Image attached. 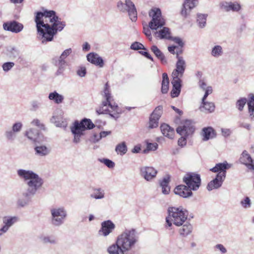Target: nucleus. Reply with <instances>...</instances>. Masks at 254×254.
I'll return each instance as SVG.
<instances>
[{
  "label": "nucleus",
  "instance_id": "nucleus-51",
  "mask_svg": "<svg viewBox=\"0 0 254 254\" xmlns=\"http://www.w3.org/2000/svg\"><path fill=\"white\" fill-rule=\"evenodd\" d=\"M33 126H37L41 129H44L45 126L42 124L40 121L37 119H34L31 123Z\"/></svg>",
  "mask_w": 254,
  "mask_h": 254
},
{
  "label": "nucleus",
  "instance_id": "nucleus-2",
  "mask_svg": "<svg viewBox=\"0 0 254 254\" xmlns=\"http://www.w3.org/2000/svg\"><path fill=\"white\" fill-rule=\"evenodd\" d=\"M18 176L23 179L27 186L22 193V197L18 199L17 205L20 207H24L30 203L32 197L39 189L43 182L42 179L31 170L19 169L17 171Z\"/></svg>",
  "mask_w": 254,
  "mask_h": 254
},
{
  "label": "nucleus",
  "instance_id": "nucleus-24",
  "mask_svg": "<svg viewBox=\"0 0 254 254\" xmlns=\"http://www.w3.org/2000/svg\"><path fill=\"white\" fill-rule=\"evenodd\" d=\"M87 60L91 63L102 67L104 66L103 60L99 56L93 53L87 55Z\"/></svg>",
  "mask_w": 254,
  "mask_h": 254
},
{
  "label": "nucleus",
  "instance_id": "nucleus-21",
  "mask_svg": "<svg viewBox=\"0 0 254 254\" xmlns=\"http://www.w3.org/2000/svg\"><path fill=\"white\" fill-rule=\"evenodd\" d=\"M24 135L27 137V138L33 142L39 143L43 139L41 138H43V136H41L38 131L35 128H30L27 129L24 133Z\"/></svg>",
  "mask_w": 254,
  "mask_h": 254
},
{
  "label": "nucleus",
  "instance_id": "nucleus-11",
  "mask_svg": "<svg viewBox=\"0 0 254 254\" xmlns=\"http://www.w3.org/2000/svg\"><path fill=\"white\" fill-rule=\"evenodd\" d=\"M183 181L191 190H198L201 184L200 176L193 173L187 174L184 177Z\"/></svg>",
  "mask_w": 254,
  "mask_h": 254
},
{
  "label": "nucleus",
  "instance_id": "nucleus-16",
  "mask_svg": "<svg viewBox=\"0 0 254 254\" xmlns=\"http://www.w3.org/2000/svg\"><path fill=\"white\" fill-rule=\"evenodd\" d=\"M115 228V224L111 220L103 221L101 223V228L99 230V234L106 237L112 233Z\"/></svg>",
  "mask_w": 254,
  "mask_h": 254
},
{
  "label": "nucleus",
  "instance_id": "nucleus-22",
  "mask_svg": "<svg viewBox=\"0 0 254 254\" xmlns=\"http://www.w3.org/2000/svg\"><path fill=\"white\" fill-rule=\"evenodd\" d=\"M181 78L173 77L172 81L173 89L171 92L173 98L177 97L179 95L181 89Z\"/></svg>",
  "mask_w": 254,
  "mask_h": 254
},
{
  "label": "nucleus",
  "instance_id": "nucleus-45",
  "mask_svg": "<svg viewBox=\"0 0 254 254\" xmlns=\"http://www.w3.org/2000/svg\"><path fill=\"white\" fill-rule=\"evenodd\" d=\"M5 136L7 139L13 140L16 137V133L12 129L8 130L5 131Z\"/></svg>",
  "mask_w": 254,
  "mask_h": 254
},
{
  "label": "nucleus",
  "instance_id": "nucleus-46",
  "mask_svg": "<svg viewBox=\"0 0 254 254\" xmlns=\"http://www.w3.org/2000/svg\"><path fill=\"white\" fill-rule=\"evenodd\" d=\"M241 204L245 208H249L251 206V202L249 197H246L244 200L241 201Z\"/></svg>",
  "mask_w": 254,
  "mask_h": 254
},
{
  "label": "nucleus",
  "instance_id": "nucleus-63",
  "mask_svg": "<svg viewBox=\"0 0 254 254\" xmlns=\"http://www.w3.org/2000/svg\"><path fill=\"white\" fill-rule=\"evenodd\" d=\"M173 41L177 44H178L179 46L182 47L184 45V43L182 42V40L179 37H175L173 39Z\"/></svg>",
  "mask_w": 254,
  "mask_h": 254
},
{
  "label": "nucleus",
  "instance_id": "nucleus-54",
  "mask_svg": "<svg viewBox=\"0 0 254 254\" xmlns=\"http://www.w3.org/2000/svg\"><path fill=\"white\" fill-rule=\"evenodd\" d=\"M205 94L202 99V101L204 102L205 100L208 95L211 94L212 93V88L211 86H208L206 87V89L204 90Z\"/></svg>",
  "mask_w": 254,
  "mask_h": 254
},
{
  "label": "nucleus",
  "instance_id": "nucleus-13",
  "mask_svg": "<svg viewBox=\"0 0 254 254\" xmlns=\"http://www.w3.org/2000/svg\"><path fill=\"white\" fill-rule=\"evenodd\" d=\"M186 68V63L183 57H178L176 68L172 72V77H182Z\"/></svg>",
  "mask_w": 254,
  "mask_h": 254
},
{
  "label": "nucleus",
  "instance_id": "nucleus-12",
  "mask_svg": "<svg viewBox=\"0 0 254 254\" xmlns=\"http://www.w3.org/2000/svg\"><path fill=\"white\" fill-rule=\"evenodd\" d=\"M176 130L177 133L181 135L187 136L193 133L194 128L190 120H186L181 124Z\"/></svg>",
  "mask_w": 254,
  "mask_h": 254
},
{
  "label": "nucleus",
  "instance_id": "nucleus-30",
  "mask_svg": "<svg viewBox=\"0 0 254 254\" xmlns=\"http://www.w3.org/2000/svg\"><path fill=\"white\" fill-rule=\"evenodd\" d=\"M170 177L166 176L160 183V186L162 188V192L164 194H168L170 191V187L169 186Z\"/></svg>",
  "mask_w": 254,
  "mask_h": 254
},
{
  "label": "nucleus",
  "instance_id": "nucleus-32",
  "mask_svg": "<svg viewBox=\"0 0 254 254\" xmlns=\"http://www.w3.org/2000/svg\"><path fill=\"white\" fill-rule=\"evenodd\" d=\"M49 99L53 101L57 104H61L63 102L64 97L62 95L59 94L56 91L51 92L49 94Z\"/></svg>",
  "mask_w": 254,
  "mask_h": 254
},
{
  "label": "nucleus",
  "instance_id": "nucleus-40",
  "mask_svg": "<svg viewBox=\"0 0 254 254\" xmlns=\"http://www.w3.org/2000/svg\"><path fill=\"white\" fill-rule=\"evenodd\" d=\"M250 117L254 119V95H251L249 102L248 103Z\"/></svg>",
  "mask_w": 254,
  "mask_h": 254
},
{
  "label": "nucleus",
  "instance_id": "nucleus-17",
  "mask_svg": "<svg viewBox=\"0 0 254 254\" xmlns=\"http://www.w3.org/2000/svg\"><path fill=\"white\" fill-rule=\"evenodd\" d=\"M197 4V0H185L181 10L182 15L187 17L190 14L191 9L194 8Z\"/></svg>",
  "mask_w": 254,
  "mask_h": 254
},
{
  "label": "nucleus",
  "instance_id": "nucleus-53",
  "mask_svg": "<svg viewBox=\"0 0 254 254\" xmlns=\"http://www.w3.org/2000/svg\"><path fill=\"white\" fill-rule=\"evenodd\" d=\"M31 110L36 111L37 110H38L39 108V107L40 106V103L39 101H36V100L32 101L31 102Z\"/></svg>",
  "mask_w": 254,
  "mask_h": 254
},
{
  "label": "nucleus",
  "instance_id": "nucleus-61",
  "mask_svg": "<svg viewBox=\"0 0 254 254\" xmlns=\"http://www.w3.org/2000/svg\"><path fill=\"white\" fill-rule=\"evenodd\" d=\"M199 86L203 90H205L206 87H208L206 82L203 80H199Z\"/></svg>",
  "mask_w": 254,
  "mask_h": 254
},
{
  "label": "nucleus",
  "instance_id": "nucleus-31",
  "mask_svg": "<svg viewBox=\"0 0 254 254\" xmlns=\"http://www.w3.org/2000/svg\"><path fill=\"white\" fill-rule=\"evenodd\" d=\"M155 36L160 39H170L171 37L170 36V29L167 27H163L162 29L158 32H155Z\"/></svg>",
  "mask_w": 254,
  "mask_h": 254
},
{
  "label": "nucleus",
  "instance_id": "nucleus-33",
  "mask_svg": "<svg viewBox=\"0 0 254 254\" xmlns=\"http://www.w3.org/2000/svg\"><path fill=\"white\" fill-rule=\"evenodd\" d=\"M215 108L214 104L213 102H206L205 100L204 102L202 101V105L200 109L201 111H206L209 113H212L214 111Z\"/></svg>",
  "mask_w": 254,
  "mask_h": 254
},
{
  "label": "nucleus",
  "instance_id": "nucleus-34",
  "mask_svg": "<svg viewBox=\"0 0 254 254\" xmlns=\"http://www.w3.org/2000/svg\"><path fill=\"white\" fill-rule=\"evenodd\" d=\"M151 50L152 52L155 54V55L161 60L163 64H167V61L165 57L156 46H152L151 48Z\"/></svg>",
  "mask_w": 254,
  "mask_h": 254
},
{
  "label": "nucleus",
  "instance_id": "nucleus-47",
  "mask_svg": "<svg viewBox=\"0 0 254 254\" xmlns=\"http://www.w3.org/2000/svg\"><path fill=\"white\" fill-rule=\"evenodd\" d=\"M130 48L132 50H137L140 49L146 50L144 46L137 42H135L131 45Z\"/></svg>",
  "mask_w": 254,
  "mask_h": 254
},
{
  "label": "nucleus",
  "instance_id": "nucleus-9",
  "mask_svg": "<svg viewBox=\"0 0 254 254\" xmlns=\"http://www.w3.org/2000/svg\"><path fill=\"white\" fill-rule=\"evenodd\" d=\"M149 16L151 17V20L148 24V26L152 30H157L165 24V21L161 15L160 9L154 8L149 12Z\"/></svg>",
  "mask_w": 254,
  "mask_h": 254
},
{
  "label": "nucleus",
  "instance_id": "nucleus-57",
  "mask_svg": "<svg viewBox=\"0 0 254 254\" xmlns=\"http://www.w3.org/2000/svg\"><path fill=\"white\" fill-rule=\"evenodd\" d=\"M158 144L156 143H148L147 145V149L154 151L156 150Z\"/></svg>",
  "mask_w": 254,
  "mask_h": 254
},
{
  "label": "nucleus",
  "instance_id": "nucleus-6",
  "mask_svg": "<svg viewBox=\"0 0 254 254\" xmlns=\"http://www.w3.org/2000/svg\"><path fill=\"white\" fill-rule=\"evenodd\" d=\"M227 163H218L211 169L210 171L213 172H218L215 178L210 181L207 185V189L208 190L217 189L220 188L226 177V170L228 169Z\"/></svg>",
  "mask_w": 254,
  "mask_h": 254
},
{
  "label": "nucleus",
  "instance_id": "nucleus-4",
  "mask_svg": "<svg viewBox=\"0 0 254 254\" xmlns=\"http://www.w3.org/2000/svg\"><path fill=\"white\" fill-rule=\"evenodd\" d=\"M116 241L126 252L134 249L139 241V235L133 228L126 229L118 236Z\"/></svg>",
  "mask_w": 254,
  "mask_h": 254
},
{
  "label": "nucleus",
  "instance_id": "nucleus-48",
  "mask_svg": "<svg viewBox=\"0 0 254 254\" xmlns=\"http://www.w3.org/2000/svg\"><path fill=\"white\" fill-rule=\"evenodd\" d=\"M22 127V124L21 122H16L14 124L12 129L16 133L20 132Z\"/></svg>",
  "mask_w": 254,
  "mask_h": 254
},
{
  "label": "nucleus",
  "instance_id": "nucleus-25",
  "mask_svg": "<svg viewBox=\"0 0 254 254\" xmlns=\"http://www.w3.org/2000/svg\"><path fill=\"white\" fill-rule=\"evenodd\" d=\"M160 129L164 136L170 139H173L175 135V131L173 128L166 124H162L160 127Z\"/></svg>",
  "mask_w": 254,
  "mask_h": 254
},
{
  "label": "nucleus",
  "instance_id": "nucleus-29",
  "mask_svg": "<svg viewBox=\"0 0 254 254\" xmlns=\"http://www.w3.org/2000/svg\"><path fill=\"white\" fill-rule=\"evenodd\" d=\"M202 135L203 137V140L206 141L209 139L214 137L216 134L212 127H207L203 128Z\"/></svg>",
  "mask_w": 254,
  "mask_h": 254
},
{
  "label": "nucleus",
  "instance_id": "nucleus-35",
  "mask_svg": "<svg viewBox=\"0 0 254 254\" xmlns=\"http://www.w3.org/2000/svg\"><path fill=\"white\" fill-rule=\"evenodd\" d=\"M169 78L168 75L166 73H163L162 74V88L161 92L163 94H165L168 92L169 89Z\"/></svg>",
  "mask_w": 254,
  "mask_h": 254
},
{
  "label": "nucleus",
  "instance_id": "nucleus-59",
  "mask_svg": "<svg viewBox=\"0 0 254 254\" xmlns=\"http://www.w3.org/2000/svg\"><path fill=\"white\" fill-rule=\"evenodd\" d=\"M215 248L218 249L222 254H225L227 252L226 249L222 244H217Z\"/></svg>",
  "mask_w": 254,
  "mask_h": 254
},
{
  "label": "nucleus",
  "instance_id": "nucleus-27",
  "mask_svg": "<svg viewBox=\"0 0 254 254\" xmlns=\"http://www.w3.org/2000/svg\"><path fill=\"white\" fill-rule=\"evenodd\" d=\"M107 251L109 254H124L126 252L116 241L115 243L108 247Z\"/></svg>",
  "mask_w": 254,
  "mask_h": 254
},
{
  "label": "nucleus",
  "instance_id": "nucleus-58",
  "mask_svg": "<svg viewBox=\"0 0 254 254\" xmlns=\"http://www.w3.org/2000/svg\"><path fill=\"white\" fill-rule=\"evenodd\" d=\"M186 137V136H182V137L179 139L178 143L179 146L183 147L186 145L187 140Z\"/></svg>",
  "mask_w": 254,
  "mask_h": 254
},
{
  "label": "nucleus",
  "instance_id": "nucleus-23",
  "mask_svg": "<svg viewBox=\"0 0 254 254\" xmlns=\"http://www.w3.org/2000/svg\"><path fill=\"white\" fill-rule=\"evenodd\" d=\"M174 192L176 194L185 198L192 195L191 190L187 186L183 185H179L175 188Z\"/></svg>",
  "mask_w": 254,
  "mask_h": 254
},
{
  "label": "nucleus",
  "instance_id": "nucleus-49",
  "mask_svg": "<svg viewBox=\"0 0 254 254\" xmlns=\"http://www.w3.org/2000/svg\"><path fill=\"white\" fill-rule=\"evenodd\" d=\"M246 98H242L237 102V107L240 111H242L247 102Z\"/></svg>",
  "mask_w": 254,
  "mask_h": 254
},
{
  "label": "nucleus",
  "instance_id": "nucleus-5",
  "mask_svg": "<svg viewBox=\"0 0 254 254\" xmlns=\"http://www.w3.org/2000/svg\"><path fill=\"white\" fill-rule=\"evenodd\" d=\"M94 127V124L91 120L88 119L84 118L80 122L77 121H75L70 127L71 131L74 136L73 142L76 144L80 142V138L84 135L85 130L91 129Z\"/></svg>",
  "mask_w": 254,
  "mask_h": 254
},
{
  "label": "nucleus",
  "instance_id": "nucleus-38",
  "mask_svg": "<svg viewBox=\"0 0 254 254\" xmlns=\"http://www.w3.org/2000/svg\"><path fill=\"white\" fill-rule=\"evenodd\" d=\"M207 15L204 14H198L197 15V23L199 28H204L206 23Z\"/></svg>",
  "mask_w": 254,
  "mask_h": 254
},
{
  "label": "nucleus",
  "instance_id": "nucleus-20",
  "mask_svg": "<svg viewBox=\"0 0 254 254\" xmlns=\"http://www.w3.org/2000/svg\"><path fill=\"white\" fill-rule=\"evenodd\" d=\"M240 161L242 164H244L249 170L254 172V161L247 151L245 150L243 152L240 158Z\"/></svg>",
  "mask_w": 254,
  "mask_h": 254
},
{
  "label": "nucleus",
  "instance_id": "nucleus-56",
  "mask_svg": "<svg viewBox=\"0 0 254 254\" xmlns=\"http://www.w3.org/2000/svg\"><path fill=\"white\" fill-rule=\"evenodd\" d=\"M72 52V50L71 48H69L65 50L61 54L60 57L62 59H65L67 56H68Z\"/></svg>",
  "mask_w": 254,
  "mask_h": 254
},
{
  "label": "nucleus",
  "instance_id": "nucleus-18",
  "mask_svg": "<svg viewBox=\"0 0 254 254\" xmlns=\"http://www.w3.org/2000/svg\"><path fill=\"white\" fill-rule=\"evenodd\" d=\"M161 114V108L160 107L156 108L150 116L148 126L149 128H155L158 126V121Z\"/></svg>",
  "mask_w": 254,
  "mask_h": 254
},
{
  "label": "nucleus",
  "instance_id": "nucleus-10",
  "mask_svg": "<svg viewBox=\"0 0 254 254\" xmlns=\"http://www.w3.org/2000/svg\"><path fill=\"white\" fill-rule=\"evenodd\" d=\"M118 8L122 12L127 11L130 20L135 22L137 19V11L131 0H126L125 3L119 1L117 4Z\"/></svg>",
  "mask_w": 254,
  "mask_h": 254
},
{
  "label": "nucleus",
  "instance_id": "nucleus-14",
  "mask_svg": "<svg viewBox=\"0 0 254 254\" xmlns=\"http://www.w3.org/2000/svg\"><path fill=\"white\" fill-rule=\"evenodd\" d=\"M3 27L5 30L10 31L14 33L20 32L24 28L23 25L22 23L15 20L4 23L3 24Z\"/></svg>",
  "mask_w": 254,
  "mask_h": 254
},
{
  "label": "nucleus",
  "instance_id": "nucleus-1",
  "mask_svg": "<svg viewBox=\"0 0 254 254\" xmlns=\"http://www.w3.org/2000/svg\"><path fill=\"white\" fill-rule=\"evenodd\" d=\"M35 21L42 43L52 41L57 32L61 31L65 26V22L61 21L54 10L37 12Z\"/></svg>",
  "mask_w": 254,
  "mask_h": 254
},
{
  "label": "nucleus",
  "instance_id": "nucleus-50",
  "mask_svg": "<svg viewBox=\"0 0 254 254\" xmlns=\"http://www.w3.org/2000/svg\"><path fill=\"white\" fill-rule=\"evenodd\" d=\"M77 74L81 77H84L86 74V68L85 66H80L76 71Z\"/></svg>",
  "mask_w": 254,
  "mask_h": 254
},
{
  "label": "nucleus",
  "instance_id": "nucleus-64",
  "mask_svg": "<svg viewBox=\"0 0 254 254\" xmlns=\"http://www.w3.org/2000/svg\"><path fill=\"white\" fill-rule=\"evenodd\" d=\"M221 132L224 136H228L231 133V131L228 128H222Z\"/></svg>",
  "mask_w": 254,
  "mask_h": 254
},
{
  "label": "nucleus",
  "instance_id": "nucleus-39",
  "mask_svg": "<svg viewBox=\"0 0 254 254\" xmlns=\"http://www.w3.org/2000/svg\"><path fill=\"white\" fill-rule=\"evenodd\" d=\"M223 51L222 47L220 45H215L211 50V55L215 58H218L222 56Z\"/></svg>",
  "mask_w": 254,
  "mask_h": 254
},
{
  "label": "nucleus",
  "instance_id": "nucleus-37",
  "mask_svg": "<svg viewBox=\"0 0 254 254\" xmlns=\"http://www.w3.org/2000/svg\"><path fill=\"white\" fill-rule=\"evenodd\" d=\"M115 151L118 154L121 156L125 155L127 151V148L126 142H122L121 143L118 144L116 147Z\"/></svg>",
  "mask_w": 254,
  "mask_h": 254
},
{
  "label": "nucleus",
  "instance_id": "nucleus-55",
  "mask_svg": "<svg viewBox=\"0 0 254 254\" xmlns=\"http://www.w3.org/2000/svg\"><path fill=\"white\" fill-rule=\"evenodd\" d=\"M65 63L66 62L65 59H62L61 58L59 57L58 61L57 62V65L59 66L60 70L63 69L64 67Z\"/></svg>",
  "mask_w": 254,
  "mask_h": 254
},
{
  "label": "nucleus",
  "instance_id": "nucleus-19",
  "mask_svg": "<svg viewBox=\"0 0 254 254\" xmlns=\"http://www.w3.org/2000/svg\"><path fill=\"white\" fill-rule=\"evenodd\" d=\"M219 5L221 9L226 12L230 11L238 12L241 8V5L237 2L223 1L220 3Z\"/></svg>",
  "mask_w": 254,
  "mask_h": 254
},
{
  "label": "nucleus",
  "instance_id": "nucleus-8",
  "mask_svg": "<svg viewBox=\"0 0 254 254\" xmlns=\"http://www.w3.org/2000/svg\"><path fill=\"white\" fill-rule=\"evenodd\" d=\"M51 224L59 227L64 224L67 217V211L64 207H55L50 209Z\"/></svg>",
  "mask_w": 254,
  "mask_h": 254
},
{
  "label": "nucleus",
  "instance_id": "nucleus-44",
  "mask_svg": "<svg viewBox=\"0 0 254 254\" xmlns=\"http://www.w3.org/2000/svg\"><path fill=\"white\" fill-rule=\"evenodd\" d=\"M15 64L13 62H6L2 65V68L4 71L7 72L12 68Z\"/></svg>",
  "mask_w": 254,
  "mask_h": 254
},
{
  "label": "nucleus",
  "instance_id": "nucleus-52",
  "mask_svg": "<svg viewBox=\"0 0 254 254\" xmlns=\"http://www.w3.org/2000/svg\"><path fill=\"white\" fill-rule=\"evenodd\" d=\"M100 161L110 168H113L115 166V163L108 159H100Z\"/></svg>",
  "mask_w": 254,
  "mask_h": 254
},
{
  "label": "nucleus",
  "instance_id": "nucleus-7",
  "mask_svg": "<svg viewBox=\"0 0 254 254\" xmlns=\"http://www.w3.org/2000/svg\"><path fill=\"white\" fill-rule=\"evenodd\" d=\"M168 213V216L166 218V222L168 227H171L172 223L177 226H182L188 217L187 214L182 208H169Z\"/></svg>",
  "mask_w": 254,
  "mask_h": 254
},
{
  "label": "nucleus",
  "instance_id": "nucleus-28",
  "mask_svg": "<svg viewBox=\"0 0 254 254\" xmlns=\"http://www.w3.org/2000/svg\"><path fill=\"white\" fill-rule=\"evenodd\" d=\"M18 220V218L16 216H5L2 219L3 223L4 224L2 227L8 231L9 228Z\"/></svg>",
  "mask_w": 254,
  "mask_h": 254
},
{
  "label": "nucleus",
  "instance_id": "nucleus-26",
  "mask_svg": "<svg viewBox=\"0 0 254 254\" xmlns=\"http://www.w3.org/2000/svg\"><path fill=\"white\" fill-rule=\"evenodd\" d=\"M34 150L36 155L40 157L46 156L51 152L50 147L44 145H37L35 147Z\"/></svg>",
  "mask_w": 254,
  "mask_h": 254
},
{
  "label": "nucleus",
  "instance_id": "nucleus-41",
  "mask_svg": "<svg viewBox=\"0 0 254 254\" xmlns=\"http://www.w3.org/2000/svg\"><path fill=\"white\" fill-rule=\"evenodd\" d=\"M104 191L101 189H96L90 194V197L96 199H100L104 197Z\"/></svg>",
  "mask_w": 254,
  "mask_h": 254
},
{
  "label": "nucleus",
  "instance_id": "nucleus-3",
  "mask_svg": "<svg viewBox=\"0 0 254 254\" xmlns=\"http://www.w3.org/2000/svg\"><path fill=\"white\" fill-rule=\"evenodd\" d=\"M104 97L106 101H103L101 106L96 110V112L98 114H108L111 118L117 120L122 112L115 103L112 102V97L108 83L105 85Z\"/></svg>",
  "mask_w": 254,
  "mask_h": 254
},
{
  "label": "nucleus",
  "instance_id": "nucleus-15",
  "mask_svg": "<svg viewBox=\"0 0 254 254\" xmlns=\"http://www.w3.org/2000/svg\"><path fill=\"white\" fill-rule=\"evenodd\" d=\"M157 174V171L152 167H143L140 168V174L147 181L154 179Z\"/></svg>",
  "mask_w": 254,
  "mask_h": 254
},
{
  "label": "nucleus",
  "instance_id": "nucleus-43",
  "mask_svg": "<svg viewBox=\"0 0 254 254\" xmlns=\"http://www.w3.org/2000/svg\"><path fill=\"white\" fill-rule=\"evenodd\" d=\"M111 132L110 131H101L99 134V135L95 134L94 139L95 141L97 142L99 141L102 138L105 137L107 135L110 134Z\"/></svg>",
  "mask_w": 254,
  "mask_h": 254
},
{
  "label": "nucleus",
  "instance_id": "nucleus-42",
  "mask_svg": "<svg viewBox=\"0 0 254 254\" xmlns=\"http://www.w3.org/2000/svg\"><path fill=\"white\" fill-rule=\"evenodd\" d=\"M41 242L45 244H55L57 243V239L54 236H45L41 238Z\"/></svg>",
  "mask_w": 254,
  "mask_h": 254
},
{
  "label": "nucleus",
  "instance_id": "nucleus-36",
  "mask_svg": "<svg viewBox=\"0 0 254 254\" xmlns=\"http://www.w3.org/2000/svg\"><path fill=\"white\" fill-rule=\"evenodd\" d=\"M191 225L189 223H186L180 229L179 233L181 236L186 237L191 233Z\"/></svg>",
  "mask_w": 254,
  "mask_h": 254
},
{
  "label": "nucleus",
  "instance_id": "nucleus-62",
  "mask_svg": "<svg viewBox=\"0 0 254 254\" xmlns=\"http://www.w3.org/2000/svg\"><path fill=\"white\" fill-rule=\"evenodd\" d=\"M177 49H179L178 46H169L168 48L169 52L172 54H175L176 50Z\"/></svg>",
  "mask_w": 254,
  "mask_h": 254
},
{
  "label": "nucleus",
  "instance_id": "nucleus-60",
  "mask_svg": "<svg viewBox=\"0 0 254 254\" xmlns=\"http://www.w3.org/2000/svg\"><path fill=\"white\" fill-rule=\"evenodd\" d=\"M143 33L150 40L152 38L151 31L148 27H144Z\"/></svg>",
  "mask_w": 254,
  "mask_h": 254
}]
</instances>
